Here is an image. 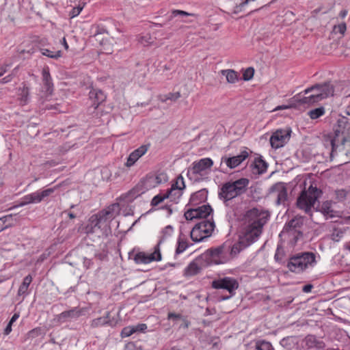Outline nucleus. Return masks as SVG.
Instances as JSON below:
<instances>
[{
  "label": "nucleus",
  "instance_id": "7c9ffc66",
  "mask_svg": "<svg viewBox=\"0 0 350 350\" xmlns=\"http://www.w3.org/2000/svg\"><path fill=\"white\" fill-rule=\"evenodd\" d=\"M32 282V277L30 275H27L24 279L21 284V285L19 286L18 291V296H25L27 294V290L29 288V286Z\"/></svg>",
  "mask_w": 350,
  "mask_h": 350
},
{
  "label": "nucleus",
  "instance_id": "c03bdc74",
  "mask_svg": "<svg viewBox=\"0 0 350 350\" xmlns=\"http://www.w3.org/2000/svg\"><path fill=\"white\" fill-rule=\"evenodd\" d=\"M191 15H192V14L183 11V10H174L172 11V15L169 19L171 20L173 17H176L177 16H191Z\"/></svg>",
  "mask_w": 350,
  "mask_h": 350
},
{
  "label": "nucleus",
  "instance_id": "c756f323",
  "mask_svg": "<svg viewBox=\"0 0 350 350\" xmlns=\"http://www.w3.org/2000/svg\"><path fill=\"white\" fill-rule=\"evenodd\" d=\"M201 268L199 266L198 263L196 261L191 262L188 266L185 269V275L193 276L198 273L200 271Z\"/></svg>",
  "mask_w": 350,
  "mask_h": 350
},
{
  "label": "nucleus",
  "instance_id": "72a5a7b5",
  "mask_svg": "<svg viewBox=\"0 0 350 350\" xmlns=\"http://www.w3.org/2000/svg\"><path fill=\"white\" fill-rule=\"evenodd\" d=\"M189 247L186 238L180 234L178 240V245L176 250V254H179L185 252Z\"/></svg>",
  "mask_w": 350,
  "mask_h": 350
},
{
  "label": "nucleus",
  "instance_id": "680f3d73",
  "mask_svg": "<svg viewBox=\"0 0 350 350\" xmlns=\"http://www.w3.org/2000/svg\"><path fill=\"white\" fill-rule=\"evenodd\" d=\"M70 3H73L75 5L80 4V3H85L83 2V0H70Z\"/></svg>",
  "mask_w": 350,
  "mask_h": 350
},
{
  "label": "nucleus",
  "instance_id": "774afa93",
  "mask_svg": "<svg viewBox=\"0 0 350 350\" xmlns=\"http://www.w3.org/2000/svg\"><path fill=\"white\" fill-rule=\"evenodd\" d=\"M345 113L348 115V116H350V105H348L346 109H345Z\"/></svg>",
  "mask_w": 350,
  "mask_h": 350
},
{
  "label": "nucleus",
  "instance_id": "6e6d98bb",
  "mask_svg": "<svg viewBox=\"0 0 350 350\" xmlns=\"http://www.w3.org/2000/svg\"><path fill=\"white\" fill-rule=\"evenodd\" d=\"M312 288V285L311 284H307V285H305L304 287H303V291L304 293H310L311 292V290Z\"/></svg>",
  "mask_w": 350,
  "mask_h": 350
},
{
  "label": "nucleus",
  "instance_id": "bf43d9fd",
  "mask_svg": "<svg viewBox=\"0 0 350 350\" xmlns=\"http://www.w3.org/2000/svg\"><path fill=\"white\" fill-rule=\"evenodd\" d=\"M165 210L166 211V215L167 217L171 215V214L172 213V209L170 207H165Z\"/></svg>",
  "mask_w": 350,
  "mask_h": 350
},
{
  "label": "nucleus",
  "instance_id": "20e7f679",
  "mask_svg": "<svg viewBox=\"0 0 350 350\" xmlns=\"http://www.w3.org/2000/svg\"><path fill=\"white\" fill-rule=\"evenodd\" d=\"M213 161L211 158H202L192 163L187 170V176L194 182L208 179L211 172Z\"/></svg>",
  "mask_w": 350,
  "mask_h": 350
},
{
  "label": "nucleus",
  "instance_id": "37998d69",
  "mask_svg": "<svg viewBox=\"0 0 350 350\" xmlns=\"http://www.w3.org/2000/svg\"><path fill=\"white\" fill-rule=\"evenodd\" d=\"M12 218V215H5L0 217V232L6 229L8 225L6 224Z\"/></svg>",
  "mask_w": 350,
  "mask_h": 350
},
{
  "label": "nucleus",
  "instance_id": "bb28decb",
  "mask_svg": "<svg viewBox=\"0 0 350 350\" xmlns=\"http://www.w3.org/2000/svg\"><path fill=\"white\" fill-rule=\"evenodd\" d=\"M208 196V191L205 189H200L193 193L189 200V204L191 206H196L206 201Z\"/></svg>",
  "mask_w": 350,
  "mask_h": 350
},
{
  "label": "nucleus",
  "instance_id": "6e6552de",
  "mask_svg": "<svg viewBox=\"0 0 350 350\" xmlns=\"http://www.w3.org/2000/svg\"><path fill=\"white\" fill-rule=\"evenodd\" d=\"M269 213L262 208H253L246 211L243 221L250 226L262 228L267 222Z\"/></svg>",
  "mask_w": 350,
  "mask_h": 350
},
{
  "label": "nucleus",
  "instance_id": "3c124183",
  "mask_svg": "<svg viewBox=\"0 0 350 350\" xmlns=\"http://www.w3.org/2000/svg\"><path fill=\"white\" fill-rule=\"evenodd\" d=\"M168 319H172L174 321H177L178 320L182 321L183 317L180 314H176L174 312H170L167 317Z\"/></svg>",
  "mask_w": 350,
  "mask_h": 350
},
{
  "label": "nucleus",
  "instance_id": "39448f33",
  "mask_svg": "<svg viewBox=\"0 0 350 350\" xmlns=\"http://www.w3.org/2000/svg\"><path fill=\"white\" fill-rule=\"evenodd\" d=\"M167 176L163 172L154 174H148L146 177L138 184L135 187L128 193L129 199L132 200L144 193L146 190L150 189L157 187L161 183L167 181Z\"/></svg>",
  "mask_w": 350,
  "mask_h": 350
},
{
  "label": "nucleus",
  "instance_id": "f8f14e48",
  "mask_svg": "<svg viewBox=\"0 0 350 350\" xmlns=\"http://www.w3.org/2000/svg\"><path fill=\"white\" fill-rule=\"evenodd\" d=\"M262 228L243 223V227L239 234L240 244L243 245V247L252 244L258 239L262 233Z\"/></svg>",
  "mask_w": 350,
  "mask_h": 350
},
{
  "label": "nucleus",
  "instance_id": "49530a36",
  "mask_svg": "<svg viewBox=\"0 0 350 350\" xmlns=\"http://www.w3.org/2000/svg\"><path fill=\"white\" fill-rule=\"evenodd\" d=\"M244 247L243 246V245L240 244V241L239 242V243L237 244H234L231 250H230V252L229 251V254L230 255V257L232 256V255H235L237 254H238L240 250L243 248Z\"/></svg>",
  "mask_w": 350,
  "mask_h": 350
},
{
  "label": "nucleus",
  "instance_id": "f257e3e1",
  "mask_svg": "<svg viewBox=\"0 0 350 350\" xmlns=\"http://www.w3.org/2000/svg\"><path fill=\"white\" fill-rule=\"evenodd\" d=\"M118 204H113L98 214L92 215L85 227L88 234L96 233L97 236H106L110 231L109 223L120 213Z\"/></svg>",
  "mask_w": 350,
  "mask_h": 350
},
{
  "label": "nucleus",
  "instance_id": "c85d7f7f",
  "mask_svg": "<svg viewBox=\"0 0 350 350\" xmlns=\"http://www.w3.org/2000/svg\"><path fill=\"white\" fill-rule=\"evenodd\" d=\"M42 75L44 88H46V92L51 94L52 92L53 83L48 67H44L43 68Z\"/></svg>",
  "mask_w": 350,
  "mask_h": 350
},
{
  "label": "nucleus",
  "instance_id": "f03ea898",
  "mask_svg": "<svg viewBox=\"0 0 350 350\" xmlns=\"http://www.w3.org/2000/svg\"><path fill=\"white\" fill-rule=\"evenodd\" d=\"M333 85L329 83L317 84L306 89L304 95L299 93L293 99L299 105H312L334 95Z\"/></svg>",
  "mask_w": 350,
  "mask_h": 350
},
{
  "label": "nucleus",
  "instance_id": "4c0bfd02",
  "mask_svg": "<svg viewBox=\"0 0 350 350\" xmlns=\"http://www.w3.org/2000/svg\"><path fill=\"white\" fill-rule=\"evenodd\" d=\"M108 319H109V313H107L106 317H99V318L94 319L92 322V326L98 327V326H100V325L109 324Z\"/></svg>",
  "mask_w": 350,
  "mask_h": 350
},
{
  "label": "nucleus",
  "instance_id": "338daca9",
  "mask_svg": "<svg viewBox=\"0 0 350 350\" xmlns=\"http://www.w3.org/2000/svg\"><path fill=\"white\" fill-rule=\"evenodd\" d=\"M6 72V68L4 67L0 68V77L3 75V74Z\"/></svg>",
  "mask_w": 350,
  "mask_h": 350
},
{
  "label": "nucleus",
  "instance_id": "a211bd4d",
  "mask_svg": "<svg viewBox=\"0 0 350 350\" xmlns=\"http://www.w3.org/2000/svg\"><path fill=\"white\" fill-rule=\"evenodd\" d=\"M304 223V218L302 217H295L290 220L284 226L283 230L280 234V236H291L295 235L297 232V228L300 227Z\"/></svg>",
  "mask_w": 350,
  "mask_h": 350
},
{
  "label": "nucleus",
  "instance_id": "2eb2a0df",
  "mask_svg": "<svg viewBox=\"0 0 350 350\" xmlns=\"http://www.w3.org/2000/svg\"><path fill=\"white\" fill-rule=\"evenodd\" d=\"M185 189V183L182 176H178L172 184L171 188L165 193L170 201L178 203L183 194Z\"/></svg>",
  "mask_w": 350,
  "mask_h": 350
},
{
  "label": "nucleus",
  "instance_id": "ddd939ff",
  "mask_svg": "<svg viewBox=\"0 0 350 350\" xmlns=\"http://www.w3.org/2000/svg\"><path fill=\"white\" fill-rule=\"evenodd\" d=\"M213 288L215 289H224L229 293V295L222 298L223 300L229 299L234 295L235 291L239 287V283L234 278L224 277L215 280L212 282Z\"/></svg>",
  "mask_w": 350,
  "mask_h": 350
},
{
  "label": "nucleus",
  "instance_id": "f3484780",
  "mask_svg": "<svg viewBox=\"0 0 350 350\" xmlns=\"http://www.w3.org/2000/svg\"><path fill=\"white\" fill-rule=\"evenodd\" d=\"M213 209L209 205H202L200 206H193L185 213V217L187 220L202 218L208 219Z\"/></svg>",
  "mask_w": 350,
  "mask_h": 350
},
{
  "label": "nucleus",
  "instance_id": "f704fd0d",
  "mask_svg": "<svg viewBox=\"0 0 350 350\" xmlns=\"http://www.w3.org/2000/svg\"><path fill=\"white\" fill-rule=\"evenodd\" d=\"M254 167L257 170L258 173L262 174L267 170V164L261 158H257L254 161Z\"/></svg>",
  "mask_w": 350,
  "mask_h": 350
},
{
  "label": "nucleus",
  "instance_id": "4be33fe9",
  "mask_svg": "<svg viewBox=\"0 0 350 350\" xmlns=\"http://www.w3.org/2000/svg\"><path fill=\"white\" fill-rule=\"evenodd\" d=\"M247 156V152H242L241 154L232 157H222L221 161L225 163L230 169H233L239 165Z\"/></svg>",
  "mask_w": 350,
  "mask_h": 350
},
{
  "label": "nucleus",
  "instance_id": "1a4fd4ad",
  "mask_svg": "<svg viewBox=\"0 0 350 350\" xmlns=\"http://www.w3.org/2000/svg\"><path fill=\"white\" fill-rule=\"evenodd\" d=\"M320 191L312 185L310 186L308 191H303L297 199V206L308 213L314 205L319 196Z\"/></svg>",
  "mask_w": 350,
  "mask_h": 350
},
{
  "label": "nucleus",
  "instance_id": "603ef678",
  "mask_svg": "<svg viewBox=\"0 0 350 350\" xmlns=\"http://www.w3.org/2000/svg\"><path fill=\"white\" fill-rule=\"evenodd\" d=\"M135 332H145L147 329V325L145 323H139L136 325H134Z\"/></svg>",
  "mask_w": 350,
  "mask_h": 350
},
{
  "label": "nucleus",
  "instance_id": "0e129e2a",
  "mask_svg": "<svg viewBox=\"0 0 350 350\" xmlns=\"http://www.w3.org/2000/svg\"><path fill=\"white\" fill-rule=\"evenodd\" d=\"M332 237H333V239L334 240H336V241H338V239H336L335 237H340V235L339 234V233L336 231H335L333 234H332Z\"/></svg>",
  "mask_w": 350,
  "mask_h": 350
},
{
  "label": "nucleus",
  "instance_id": "4468645a",
  "mask_svg": "<svg viewBox=\"0 0 350 350\" xmlns=\"http://www.w3.org/2000/svg\"><path fill=\"white\" fill-rule=\"evenodd\" d=\"M291 130L289 128L280 129L273 132L270 137V144L274 149L283 147L290 139Z\"/></svg>",
  "mask_w": 350,
  "mask_h": 350
},
{
  "label": "nucleus",
  "instance_id": "393cba45",
  "mask_svg": "<svg viewBox=\"0 0 350 350\" xmlns=\"http://www.w3.org/2000/svg\"><path fill=\"white\" fill-rule=\"evenodd\" d=\"M304 347L308 349L323 350L325 344L323 340L317 338L314 336H307L304 340Z\"/></svg>",
  "mask_w": 350,
  "mask_h": 350
},
{
  "label": "nucleus",
  "instance_id": "6ab92c4d",
  "mask_svg": "<svg viewBox=\"0 0 350 350\" xmlns=\"http://www.w3.org/2000/svg\"><path fill=\"white\" fill-rule=\"evenodd\" d=\"M271 195L276 199L278 204H284L287 199V189L282 183L274 185L271 189Z\"/></svg>",
  "mask_w": 350,
  "mask_h": 350
},
{
  "label": "nucleus",
  "instance_id": "09e8293b",
  "mask_svg": "<svg viewBox=\"0 0 350 350\" xmlns=\"http://www.w3.org/2000/svg\"><path fill=\"white\" fill-rule=\"evenodd\" d=\"M180 96V94L179 92L170 93L167 95H166L165 98L164 99H162V100H171L175 101L178 98H179Z\"/></svg>",
  "mask_w": 350,
  "mask_h": 350
},
{
  "label": "nucleus",
  "instance_id": "79ce46f5",
  "mask_svg": "<svg viewBox=\"0 0 350 350\" xmlns=\"http://www.w3.org/2000/svg\"><path fill=\"white\" fill-rule=\"evenodd\" d=\"M297 342V338L293 336H290L283 338L280 341V345L286 348H288V345L291 344H295Z\"/></svg>",
  "mask_w": 350,
  "mask_h": 350
},
{
  "label": "nucleus",
  "instance_id": "9b49d317",
  "mask_svg": "<svg viewBox=\"0 0 350 350\" xmlns=\"http://www.w3.org/2000/svg\"><path fill=\"white\" fill-rule=\"evenodd\" d=\"M129 258L133 259L136 264H149L152 262L161 260V253L159 246H155L152 252L133 251L129 254Z\"/></svg>",
  "mask_w": 350,
  "mask_h": 350
},
{
  "label": "nucleus",
  "instance_id": "a19ab883",
  "mask_svg": "<svg viewBox=\"0 0 350 350\" xmlns=\"http://www.w3.org/2000/svg\"><path fill=\"white\" fill-rule=\"evenodd\" d=\"M134 333H136L134 325H129L122 329L121 336L122 338L129 337Z\"/></svg>",
  "mask_w": 350,
  "mask_h": 350
},
{
  "label": "nucleus",
  "instance_id": "0eeeda50",
  "mask_svg": "<svg viewBox=\"0 0 350 350\" xmlns=\"http://www.w3.org/2000/svg\"><path fill=\"white\" fill-rule=\"evenodd\" d=\"M210 217L208 219H202L196 224L190 232L191 239L194 242H200L210 237L215 228V223Z\"/></svg>",
  "mask_w": 350,
  "mask_h": 350
},
{
  "label": "nucleus",
  "instance_id": "58836bf2",
  "mask_svg": "<svg viewBox=\"0 0 350 350\" xmlns=\"http://www.w3.org/2000/svg\"><path fill=\"white\" fill-rule=\"evenodd\" d=\"M41 52L43 55L47 56L53 59H57L62 56L61 51H57L53 52L47 49H43L41 50Z\"/></svg>",
  "mask_w": 350,
  "mask_h": 350
},
{
  "label": "nucleus",
  "instance_id": "2f4dec72",
  "mask_svg": "<svg viewBox=\"0 0 350 350\" xmlns=\"http://www.w3.org/2000/svg\"><path fill=\"white\" fill-rule=\"evenodd\" d=\"M221 73L226 77V81L230 83H234L238 81V75L237 72L233 70H221Z\"/></svg>",
  "mask_w": 350,
  "mask_h": 350
},
{
  "label": "nucleus",
  "instance_id": "052dcab7",
  "mask_svg": "<svg viewBox=\"0 0 350 350\" xmlns=\"http://www.w3.org/2000/svg\"><path fill=\"white\" fill-rule=\"evenodd\" d=\"M62 44L64 46L66 50L68 49V44H67V42H66L65 38H63V39H62Z\"/></svg>",
  "mask_w": 350,
  "mask_h": 350
},
{
  "label": "nucleus",
  "instance_id": "69168bd1",
  "mask_svg": "<svg viewBox=\"0 0 350 350\" xmlns=\"http://www.w3.org/2000/svg\"><path fill=\"white\" fill-rule=\"evenodd\" d=\"M347 14V12L346 10H342L340 12V16L342 17V18H345Z\"/></svg>",
  "mask_w": 350,
  "mask_h": 350
},
{
  "label": "nucleus",
  "instance_id": "473e14b6",
  "mask_svg": "<svg viewBox=\"0 0 350 350\" xmlns=\"http://www.w3.org/2000/svg\"><path fill=\"white\" fill-rule=\"evenodd\" d=\"M252 344H254V347L256 350H274L272 345L264 340H256Z\"/></svg>",
  "mask_w": 350,
  "mask_h": 350
},
{
  "label": "nucleus",
  "instance_id": "5fc2aeb1",
  "mask_svg": "<svg viewBox=\"0 0 350 350\" xmlns=\"http://www.w3.org/2000/svg\"><path fill=\"white\" fill-rule=\"evenodd\" d=\"M291 107V105H279L278 107H276L273 111H278V110H282V109H290Z\"/></svg>",
  "mask_w": 350,
  "mask_h": 350
},
{
  "label": "nucleus",
  "instance_id": "a878e982",
  "mask_svg": "<svg viewBox=\"0 0 350 350\" xmlns=\"http://www.w3.org/2000/svg\"><path fill=\"white\" fill-rule=\"evenodd\" d=\"M174 227L171 225L166 226L163 228H162L158 235V243L156 246H159L160 248V245L164 242L168 241L171 239L174 234Z\"/></svg>",
  "mask_w": 350,
  "mask_h": 350
},
{
  "label": "nucleus",
  "instance_id": "e2e57ef3",
  "mask_svg": "<svg viewBox=\"0 0 350 350\" xmlns=\"http://www.w3.org/2000/svg\"><path fill=\"white\" fill-rule=\"evenodd\" d=\"M182 321L183 323V327H188L189 322L186 320V319L185 317L183 318Z\"/></svg>",
  "mask_w": 350,
  "mask_h": 350
},
{
  "label": "nucleus",
  "instance_id": "de8ad7c7",
  "mask_svg": "<svg viewBox=\"0 0 350 350\" xmlns=\"http://www.w3.org/2000/svg\"><path fill=\"white\" fill-rule=\"evenodd\" d=\"M139 41L143 45H148L152 42V38L149 34L141 36L139 38Z\"/></svg>",
  "mask_w": 350,
  "mask_h": 350
},
{
  "label": "nucleus",
  "instance_id": "b1692460",
  "mask_svg": "<svg viewBox=\"0 0 350 350\" xmlns=\"http://www.w3.org/2000/svg\"><path fill=\"white\" fill-rule=\"evenodd\" d=\"M334 203L332 201L327 200L323 202L321 206L320 211L327 218L340 217L341 214L339 211H336L333 208Z\"/></svg>",
  "mask_w": 350,
  "mask_h": 350
},
{
  "label": "nucleus",
  "instance_id": "c9c22d12",
  "mask_svg": "<svg viewBox=\"0 0 350 350\" xmlns=\"http://www.w3.org/2000/svg\"><path fill=\"white\" fill-rule=\"evenodd\" d=\"M325 113V108L323 107H320L309 111L308 114L311 119L315 120L323 116Z\"/></svg>",
  "mask_w": 350,
  "mask_h": 350
},
{
  "label": "nucleus",
  "instance_id": "9d476101",
  "mask_svg": "<svg viewBox=\"0 0 350 350\" xmlns=\"http://www.w3.org/2000/svg\"><path fill=\"white\" fill-rule=\"evenodd\" d=\"M204 257L208 264H225L230 259L229 248L226 246H221L207 250L204 254Z\"/></svg>",
  "mask_w": 350,
  "mask_h": 350
},
{
  "label": "nucleus",
  "instance_id": "423d86ee",
  "mask_svg": "<svg viewBox=\"0 0 350 350\" xmlns=\"http://www.w3.org/2000/svg\"><path fill=\"white\" fill-rule=\"evenodd\" d=\"M248 184V179L244 178L226 183L222 186L219 196L225 200H230L244 193Z\"/></svg>",
  "mask_w": 350,
  "mask_h": 350
},
{
  "label": "nucleus",
  "instance_id": "4d7b16f0",
  "mask_svg": "<svg viewBox=\"0 0 350 350\" xmlns=\"http://www.w3.org/2000/svg\"><path fill=\"white\" fill-rule=\"evenodd\" d=\"M20 315H19V313H15L11 318V319L10 320V322L11 323H14L18 318H19Z\"/></svg>",
  "mask_w": 350,
  "mask_h": 350
},
{
  "label": "nucleus",
  "instance_id": "5701e85b",
  "mask_svg": "<svg viewBox=\"0 0 350 350\" xmlns=\"http://www.w3.org/2000/svg\"><path fill=\"white\" fill-rule=\"evenodd\" d=\"M29 90V88L25 83H23L17 89L16 96L20 105H25L29 102L31 98Z\"/></svg>",
  "mask_w": 350,
  "mask_h": 350
},
{
  "label": "nucleus",
  "instance_id": "864d4df0",
  "mask_svg": "<svg viewBox=\"0 0 350 350\" xmlns=\"http://www.w3.org/2000/svg\"><path fill=\"white\" fill-rule=\"evenodd\" d=\"M13 323H11L10 321L8 323V324L7 325L6 327L5 328V330H4V334L5 335H8L11 332H12V325Z\"/></svg>",
  "mask_w": 350,
  "mask_h": 350
},
{
  "label": "nucleus",
  "instance_id": "13d9d810",
  "mask_svg": "<svg viewBox=\"0 0 350 350\" xmlns=\"http://www.w3.org/2000/svg\"><path fill=\"white\" fill-rule=\"evenodd\" d=\"M12 78L10 76H6L3 79H2V83H8L11 81Z\"/></svg>",
  "mask_w": 350,
  "mask_h": 350
},
{
  "label": "nucleus",
  "instance_id": "aec40b11",
  "mask_svg": "<svg viewBox=\"0 0 350 350\" xmlns=\"http://www.w3.org/2000/svg\"><path fill=\"white\" fill-rule=\"evenodd\" d=\"M148 147L146 145H142L134 151H133L128 157L125 165L131 167L148 151Z\"/></svg>",
  "mask_w": 350,
  "mask_h": 350
},
{
  "label": "nucleus",
  "instance_id": "8fccbe9b",
  "mask_svg": "<svg viewBox=\"0 0 350 350\" xmlns=\"http://www.w3.org/2000/svg\"><path fill=\"white\" fill-rule=\"evenodd\" d=\"M334 29L336 32H339L341 34H344L347 29L346 24L342 23L338 25H335Z\"/></svg>",
  "mask_w": 350,
  "mask_h": 350
},
{
  "label": "nucleus",
  "instance_id": "dca6fc26",
  "mask_svg": "<svg viewBox=\"0 0 350 350\" xmlns=\"http://www.w3.org/2000/svg\"><path fill=\"white\" fill-rule=\"evenodd\" d=\"M53 188H49L42 191L38 190L23 197L19 206H23L29 204H38L42 202L45 198L54 192Z\"/></svg>",
  "mask_w": 350,
  "mask_h": 350
},
{
  "label": "nucleus",
  "instance_id": "a18cd8bd",
  "mask_svg": "<svg viewBox=\"0 0 350 350\" xmlns=\"http://www.w3.org/2000/svg\"><path fill=\"white\" fill-rule=\"evenodd\" d=\"M254 73V70L252 68H247L243 72V78L245 81H249L250 80Z\"/></svg>",
  "mask_w": 350,
  "mask_h": 350
},
{
  "label": "nucleus",
  "instance_id": "7ed1b4c3",
  "mask_svg": "<svg viewBox=\"0 0 350 350\" xmlns=\"http://www.w3.org/2000/svg\"><path fill=\"white\" fill-rule=\"evenodd\" d=\"M317 263L316 256L312 252H301L290 257L287 267L295 273H301L312 268Z\"/></svg>",
  "mask_w": 350,
  "mask_h": 350
},
{
  "label": "nucleus",
  "instance_id": "e433bc0d",
  "mask_svg": "<svg viewBox=\"0 0 350 350\" xmlns=\"http://www.w3.org/2000/svg\"><path fill=\"white\" fill-rule=\"evenodd\" d=\"M165 199H168L166 193H160L152 199L150 204L152 206H156L163 202Z\"/></svg>",
  "mask_w": 350,
  "mask_h": 350
},
{
  "label": "nucleus",
  "instance_id": "ea45409f",
  "mask_svg": "<svg viewBox=\"0 0 350 350\" xmlns=\"http://www.w3.org/2000/svg\"><path fill=\"white\" fill-rule=\"evenodd\" d=\"M84 5H85V3H80V4L75 5V6L73 7L72 9L71 10V11L70 12V18H72L77 16L81 13L82 10L83 9Z\"/></svg>",
  "mask_w": 350,
  "mask_h": 350
},
{
  "label": "nucleus",
  "instance_id": "cd10ccee",
  "mask_svg": "<svg viewBox=\"0 0 350 350\" xmlns=\"http://www.w3.org/2000/svg\"><path fill=\"white\" fill-rule=\"evenodd\" d=\"M90 98L93 101L94 108H97L105 100L106 96L100 90L94 89L90 92Z\"/></svg>",
  "mask_w": 350,
  "mask_h": 350
},
{
  "label": "nucleus",
  "instance_id": "412c9836",
  "mask_svg": "<svg viewBox=\"0 0 350 350\" xmlns=\"http://www.w3.org/2000/svg\"><path fill=\"white\" fill-rule=\"evenodd\" d=\"M81 314V310L75 308L70 310L64 311L55 317V320L60 323H65L78 318Z\"/></svg>",
  "mask_w": 350,
  "mask_h": 350
}]
</instances>
